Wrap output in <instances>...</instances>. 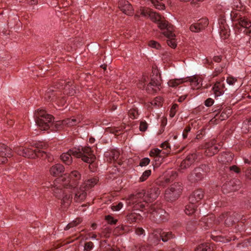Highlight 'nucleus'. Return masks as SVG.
Wrapping results in <instances>:
<instances>
[{"instance_id": "nucleus-1", "label": "nucleus", "mask_w": 251, "mask_h": 251, "mask_svg": "<svg viewBox=\"0 0 251 251\" xmlns=\"http://www.w3.org/2000/svg\"><path fill=\"white\" fill-rule=\"evenodd\" d=\"M81 175L77 171L66 173L57 178L53 183V192L56 197L61 200V204L67 207L73 200L72 193L74 194V201L81 202L86 197V191L97 184L99 180L95 177L82 183Z\"/></svg>"}, {"instance_id": "nucleus-2", "label": "nucleus", "mask_w": 251, "mask_h": 251, "mask_svg": "<svg viewBox=\"0 0 251 251\" xmlns=\"http://www.w3.org/2000/svg\"><path fill=\"white\" fill-rule=\"evenodd\" d=\"M160 194L157 188H153L146 193L144 190L135 195H131L126 199V203L128 206H132L134 210H139L148 206V202L155 200Z\"/></svg>"}, {"instance_id": "nucleus-3", "label": "nucleus", "mask_w": 251, "mask_h": 251, "mask_svg": "<svg viewBox=\"0 0 251 251\" xmlns=\"http://www.w3.org/2000/svg\"><path fill=\"white\" fill-rule=\"evenodd\" d=\"M138 13L143 17L150 18L153 22L156 23L158 27L162 31V33L167 38L175 36L173 26L158 14L153 12L150 8L145 7H141Z\"/></svg>"}, {"instance_id": "nucleus-4", "label": "nucleus", "mask_w": 251, "mask_h": 251, "mask_svg": "<svg viewBox=\"0 0 251 251\" xmlns=\"http://www.w3.org/2000/svg\"><path fill=\"white\" fill-rule=\"evenodd\" d=\"M72 155L77 158H81L82 160L88 163H92L95 160V156L93 154L90 148L88 147L75 148L70 150L67 152L62 153L60 158L62 161L67 165H70L72 162Z\"/></svg>"}, {"instance_id": "nucleus-5", "label": "nucleus", "mask_w": 251, "mask_h": 251, "mask_svg": "<svg viewBox=\"0 0 251 251\" xmlns=\"http://www.w3.org/2000/svg\"><path fill=\"white\" fill-rule=\"evenodd\" d=\"M35 148L37 150H33L30 148H26L24 147H19L16 148L15 152L19 155L27 157L29 158H35L36 157H42L44 158H47L48 161L51 162L53 160V157L50 154L44 151H41L40 149H42V145H36Z\"/></svg>"}, {"instance_id": "nucleus-6", "label": "nucleus", "mask_w": 251, "mask_h": 251, "mask_svg": "<svg viewBox=\"0 0 251 251\" xmlns=\"http://www.w3.org/2000/svg\"><path fill=\"white\" fill-rule=\"evenodd\" d=\"M36 116L37 117L36 124L42 130L49 129L53 120V118L51 115L47 114L42 109L37 111Z\"/></svg>"}, {"instance_id": "nucleus-7", "label": "nucleus", "mask_w": 251, "mask_h": 251, "mask_svg": "<svg viewBox=\"0 0 251 251\" xmlns=\"http://www.w3.org/2000/svg\"><path fill=\"white\" fill-rule=\"evenodd\" d=\"M173 237L172 233L170 231H164L158 229L154 231L152 234L150 235L149 240L154 243H156L159 241V238H161L163 242H167Z\"/></svg>"}, {"instance_id": "nucleus-8", "label": "nucleus", "mask_w": 251, "mask_h": 251, "mask_svg": "<svg viewBox=\"0 0 251 251\" xmlns=\"http://www.w3.org/2000/svg\"><path fill=\"white\" fill-rule=\"evenodd\" d=\"M182 187L178 183H174L166 190L165 197L168 201H174L178 198L182 191Z\"/></svg>"}, {"instance_id": "nucleus-9", "label": "nucleus", "mask_w": 251, "mask_h": 251, "mask_svg": "<svg viewBox=\"0 0 251 251\" xmlns=\"http://www.w3.org/2000/svg\"><path fill=\"white\" fill-rule=\"evenodd\" d=\"M240 26L245 28L244 32L246 35L251 36V22L247 18L243 17H240L237 20L236 26L238 28Z\"/></svg>"}, {"instance_id": "nucleus-10", "label": "nucleus", "mask_w": 251, "mask_h": 251, "mask_svg": "<svg viewBox=\"0 0 251 251\" xmlns=\"http://www.w3.org/2000/svg\"><path fill=\"white\" fill-rule=\"evenodd\" d=\"M205 153L207 156H212L219 151L218 145L215 140L206 142L204 145Z\"/></svg>"}, {"instance_id": "nucleus-11", "label": "nucleus", "mask_w": 251, "mask_h": 251, "mask_svg": "<svg viewBox=\"0 0 251 251\" xmlns=\"http://www.w3.org/2000/svg\"><path fill=\"white\" fill-rule=\"evenodd\" d=\"M161 85V77L160 75H156L155 76H152L151 82L147 84L146 90L149 93H153L159 89Z\"/></svg>"}, {"instance_id": "nucleus-12", "label": "nucleus", "mask_w": 251, "mask_h": 251, "mask_svg": "<svg viewBox=\"0 0 251 251\" xmlns=\"http://www.w3.org/2000/svg\"><path fill=\"white\" fill-rule=\"evenodd\" d=\"M12 156L11 150L4 144H0V164L6 163L7 158Z\"/></svg>"}, {"instance_id": "nucleus-13", "label": "nucleus", "mask_w": 251, "mask_h": 251, "mask_svg": "<svg viewBox=\"0 0 251 251\" xmlns=\"http://www.w3.org/2000/svg\"><path fill=\"white\" fill-rule=\"evenodd\" d=\"M45 99L48 101H55L56 103L59 105H63L65 103V100H60L59 98L58 97V94L54 93L52 89H49L45 94Z\"/></svg>"}, {"instance_id": "nucleus-14", "label": "nucleus", "mask_w": 251, "mask_h": 251, "mask_svg": "<svg viewBox=\"0 0 251 251\" xmlns=\"http://www.w3.org/2000/svg\"><path fill=\"white\" fill-rule=\"evenodd\" d=\"M208 25L207 19H201L197 23L192 24L190 26V30L194 32H199L203 29Z\"/></svg>"}, {"instance_id": "nucleus-15", "label": "nucleus", "mask_w": 251, "mask_h": 251, "mask_svg": "<svg viewBox=\"0 0 251 251\" xmlns=\"http://www.w3.org/2000/svg\"><path fill=\"white\" fill-rule=\"evenodd\" d=\"M119 8L124 13L127 15L130 16L133 14L132 6L127 1L121 0L119 2Z\"/></svg>"}, {"instance_id": "nucleus-16", "label": "nucleus", "mask_w": 251, "mask_h": 251, "mask_svg": "<svg viewBox=\"0 0 251 251\" xmlns=\"http://www.w3.org/2000/svg\"><path fill=\"white\" fill-rule=\"evenodd\" d=\"M225 86L224 79L217 81L213 87L212 90L215 97H219L224 94Z\"/></svg>"}, {"instance_id": "nucleus-17", "label": "nucleus", "mask_w": 251, "mask_h": 251, "mask_svg": "<svg viewBox=\"0 0 251 251\" xmlns=\"http://www.w3.org/2000/svg\"><path fill=\"white\" fill-rule=\"evenodd\" d=\"M203 192L202 190H197L193 192V193L190 196L189 201L191 203L196 204L203 198Z\"/></svg>"}, {"instance_id": "nucleus-18", "label": "nucleus", "mask_w": 251, "mask_h": 251, "mask_svg": "<svg viewBox=\"0 0 251 251\" xmlns=\"http://www.w3.org/2000/svg\"><path fill=\"white\" fill-rule=\"evenodd\" d=\"M64 167L62 164H56L50 167V173L51 176H56L64 172Z\"/></svg>"}, {"instance_id": "nucleus-19", "label": "nucleus", "mask_w": 251, "mask_h": 251, "mask_svg": "<svg viewBox=\"0 0 251 251\" xmlns=\"http://www.w3.org/2000/svg\"><path fill=\"white\" fill-rule=\"evenodd\" d=\"M120 156V152L117 150H113L110 152H107L105 156L107 160L110 162H115L118 160Z\"/></svg>"}, {"instance_id": "nucleus-20", "label": "nucleus", "mask_w": 251, "mask_h": 251, "mask_svg": "<svg viewBox=\"0 0 251 251\" xmlns=\"http://www.w3.org/2000/svg\"><path fill=\"white\" fill-rule=\"evenodd\" d=\"M81 118L80 117L66 119L61 122L62 125L68 126H75L80 122Z\"/></svg>"}, {"instance_id": "nucleus-21", "label": "nucleus", "mask_w": 251, "mask_h": 251, "mask_svg": "<svg viewBox=\"0 0 251 251\" xmlns=\"http://www.w3.org/2000/svg\"><path fill=\"white\" fill-rule=\"evenodd\" d=\"M193 89H199L201 86L202 79L198 76H193L189 79Z\"/></svg>"}, {"instance_id": "nucleus-22", "label": "nucleus", "mask_w": 251, "mask_h": 251, "mask_svg": "<svg viewBox=\"0 0 251 251\" xmlns=\"http://www.w3.org/2000/svg\"><path fill=\"white\" fill-rule=\"evenodd\" d=\"M197 208V204L190 203L185 207V212L188 215L193 214L196 211Z\"/></svg>"}, {"instance_id": "nucleus-23", "label": "nucleus", "mask_w": 251, "mask_h": 251, "mask_svg": "<svg viewBox=\"0 0 251 251\" xmlns=\"http://www.w3.org/2000/svg\"><path fill=\"white\" fill-rule=\"evenodd\" d=\"M184 81L183 78L171 79L168 81V84L170 87H175Z\"/></svg>"}, {"instance_id": "nucleus-24", "label": "nucleus", "mask_w": 251, "mask_h": 251, "mask_svg": "<svg viewBox=\"0 0 251 251\" xmlns=\"http://www.w3.org/2000/svg\"><path fill=\"white\" fill-rule=\"evenodd\" d=\"M195 251H212V249L208 244H202L198 246Z\"/></svg>"}, {"instance_id": "nucleus-25", "label": "nucleus", "mask_w": 251, "mask_h": 251, "mask_svg": "<svg viewBox=\"0 0 251 251\" xmlns=\"http://www.w3.org/2000/svg\"><path fill=\"white\" fill-rule=\"evenodd\" d=\"M242 128L245 133L251 131V119L244 122Z\"/></svg>"}, {"instance_id": "nucleus-26", "label": "nucleus", "mask_w": 251, "mask_h": 251, "mask_svg": "<svg viewBox=\"0 0 251 251\" xmlns=\"http://www.w3.org/2000/svg\"><path fill=\"white\" fill-rule=\"evenodd\" d=\"M231 113V110L230 109H225L221 113L219 119L223 121L227 119Z\"/></svg>"}, {"instance_id": "nucleus-27", "label": "nucleus", "mask_w": 251, "mask_h": 251, "mask_svg": "<svg viewBox=\"0 0 251 251\" xmlns=\"http://www.w3.org/2000/svg\"><path fill=\"white\" fill-rule=\"evenodd\" d=\"M197 155L195 153L190 154L187 156L185 159L183 160V164H185L189 162L191 165L196 160Z\"/></svg>"}, {"instance_id": "nucleus-28", "label": "nucleus", "mask_w": 251, "mask_h": 251, "mask_svg": "<svg viewBox=\"0 0 251 251\" xmlns=\"http://www.w3.org/2000/svg\"><path fill=\"white\" fill-rule=\"evenodd\" d=\"M162 154V151L158 149H152L150 153V155L151 156L163 157L164 156Z\"/></svg>"}, {"instance_id": "nucleus-29", "label": "nucleus", "mask_w": 251, "mask_h": 251, "mask_svg": "<svg viewBox=\"0 0 251 251\" xmlns=\"http://www.w3.org/2000/svg\"><path fill=\"white\" fill-rule=\"evenodd\" d=\"M220 35L222 38L224 39H227L229 36V30L227 28L224 27V29H221L220 32Z\"/></svg>"}, {"instance_id": "nucleus-30", "label": "nucleus", "mask_w": 251, "mask_h": 251, "mask_svg": "<svg viewBox=\"0 0 251 251\" xmlns=\"http://www.w3.org/2000/svg\"><path fill=\"white\" fill-rule=\"evenodd\" d=\"M129 220L131 222H136L142 219V216L140 215H137L134 213H131L128 216Z\"/></svg>"}, {"instance_id": "nucleus-31", "label": "nucleus", "mask_w": 251, "mask_h": 251, "mask_svg": "<svg viewBox=\"0 0 251 251\" xmlns=\"http://www.w3.org/2000/svg\"><path fill=\"white\" fill-rule=\"evenodd\" d=\"M161 147L165 150L164 151H162V154H168L170 152V146L167 141H165V142L163 143Z\"/></svg>"}, {"instance_id": "nucleus-32", "label": "nucleus", "mask_w": 251, "mask_h": 251, "mask_svg": "<svg viewBox=\"0 0 251 251\" xmlns=\"http://www.w3.org/2000/svg\"><path fill=\"white\" fill-rule=\"evenodd\" d=\"M81 222V220L80 218H78L74 220L73 222L70 223L66 226L65 229H69L70 228L73 227L75 226H77Z\"/></svg>"}, {"instance_id": "nucleus-33", "label": "nucleus", "mask_w": 251, "mask_h": 251, "mask_svg": "<svg viewBox=\"0 0 251 251\" xmlns=\"http://www.w3.org/2000/svg\"><path fill=\"white\" fill-rule=\"evenodd\" d=\"M151 174V171L150 170H148L145 171L140 177L139 180L141 182H143L145 181L150 176Z\"/></svg>"}, {"instance_id": "nucleus-34", "label": "nucleus", "mask_w": 251, "mask_h": 251, "mask_svg": "<svg viewBox=\"0 0 251 251\" xmlns=\"http://www.w3.org/2000/svg\"><path fill=\"white\" fill-rule=\"evenodd\" d=\"M177 175L176 172L172 171L169 176H168L165 179L166 183L172 182L174 179L176 177Z\"/></svg>"}, {"instance_id": "nucleus-35", "label": "nucleus", "mask_w": 251, "mask_h": 251, "mask_svg": "<svg viewBox=\"0 0 251 251\" xmlns=\"http://www.w3.org/2000/svg\"><path fill=\"white\" fill-rule=\"evenodd\" d=\"M176 35L173 38H167L168 39L167 40L168 45L172 48H175L176 47Z\"/></svg>"}, {"instance_id": "nucleus-36", "label": "nucleus", "mask_w": 251, "mask_h": 251, "mask_svg": "<svg viewBox=\"0 0 251 251\" xmlns=\"http://www.w3.org/2000/svg\"><path fill=\"white\" fill-rule=\"evenodd\" d=\"M138 113L135 108L131 109L129 110L128 116L131 119H134L137 118Z\"/></svg>"}, {"instance_id": "nucleus-37", "label": "nucleus", "mask_w": 251, "mask_h": 251, "mask_svg": "<svg viewBox=\"0 0 251 251\" xmlns=\"http://www.w3.org/2000/svg\"><path fill=\"white\" fill-rule=\"evenodd\" d=\"M123 129L122 127H108L106 130L110 133L116 134Z\"/></svg>"}, {"instance_id": "nucleus-38", "label": "nucleus", "mask_w": 251, "mask_h": 251, "mask_svg": "<svg viewBox=\"0 0 251 251\" xmlns=\"http://www.w3.org/2000/svg\"><path fill=\"white\" fill-rule=\"evenodd\" d=\"M149 80L148 76H143L140 80V82L139 85L140 88H144L146 83Z\"/></svg>"}, {"instance_id": "nucleus-39", "label": "nucleus", "mask_w": 251, "mask_h": 251, "mask_svg": "<svg viewBox=\"0 0 251 251\" xmlns=\"http://www.w3.org/2000/svg\"><path fill=\"white\" fill-rule=\"evenodd\" d=\"M163 99L161 97H156L155 100L152 101V104L157 106H160L162 104Z\"/></svg>"}, {"instance_id": "nucleus-40", "label": "nucleus", "mask_w": 251, "mask_h": 251, "mask_svg": "<svg viewBox=\"0 0 251 251\" xmlns=\"http://www.w3.org/2000/svg\"><path fill=\"white\" fill-rule=\"evenodd\" d=\"M94 244L92 242H88L85 244L84 251H91L93 248Z\"/></svg>"}, {"instance_id": "nucleus-41", "label": "nucleus", "mask_w": 251, "mask_h": 251, "mask_svg": "<svg viewBox=\"0 0 251 251\" xmlns=\"http://www.w3.org/2000/svg\"><path fill=\"white\" fill-rule=\"evenodd\" d=\"M70 85L69 84H66L65 87H64V89L65 90V92L66 93V94L73 95L75 93V90L73 89V88H72L71 90H69Z\"/></svg>"}, {"instance_id": "nucleus-42", "label": "nucleus", "mask_w": 251, "mask_h": 251, "mask_svg": "<svg viewBox=\"0 0 251 251\" xmlns=\"http://www.w3.org/2000/svg\"><path fill=\"white\" fill-rule=\"evenodd\" d=\"M148 45L150 47L156 49H159L160 48L159 44L155 41H150Z\"/></svg>"}, {"instance_id": "nucleus-43", "label": "nucleus", "mask_w": 251, "mask_h": 251, "mask_svg": "<svg viewBox=\"0 0 251 251\" xmlns=\"http://www.w3.org/2000/svg\"><path fill=\"white\" fill-rule=\"evenodd\" d=\"M237 79L233 76H229L226 78V82L229 85H233L237 81Z\"/></svg>"}, {"instance_id": "nucleus-44", "label": "nucleus", "mask_w": 251, "mask_h": 251, "mask_svg": "<svg viewBox=\"0 0 251 251\" xmlns=\"http://www.w3.org/2000/svg\"><path fill=\"white\" fill-rule=\"evenodd\" d=\"M148 128V124L145 121H142L140 123L139 129L141 131H145Z\"/></svg>"}, {"instance_id": "nucleus-45", "label": "nucleus", "mask_w": 251, "mask_h": 251, "mask_svg": "<svg viewBox=\"0 0 251 251\" xmlns=\"http://www.w3.org/2000/svg\"><path fill=\"white\" fill-rule=\"evenodd\" d=\"M150 162V160L149 158H144L141 160L140 166L141 167L146 166L149 164Z\"/></svg>"}, {"instance_id": "nucleus-46", "label": "nucleus", "mask_w": 251, "mask_h": 251, "mask_svg": "<svg viewBox=\"0 0 251 251\" xmlns=\"http://www.w3.org/2000/svg\"><path fill=\"white\" fill-rule=\"evenodd\" d=\"M191 128L190 126H187L184 129L182 133V136L183 139H186L188 136V133L190 131Z\"/></svg>"}, {"instance_id": "nucleus-47", "label": "nucleus", "mask_w": 251, "mask_h": 251, "mask_svg": "<svg viewBox=\"0 0 251 251\" xmlns=\"http://www.w3.org/2000/svg\"><path fill=\"white\" fill-rule=\"evenodd\" d=\"M178 105L176 104H174L172 106L171 110L170 115L171 117H173L176 113V109Z\"/></svg>"}, {"instance_id": "nucleus-48", "label": "nucleus", "mask_w": 251, "mask_h": 251, "mask_svg": "<svg viewBox=\"0 0 251 251\" xmlns=\"http://www.w3.org/2000/svg\"><path fill=\"white\" fill-rule=\"evenodd\" d=\"M105 219L110 224H115L117 222V220H114V218L110 215L106 216Z\"/></svg>"}, {"instance_id": "nucleus-49", "label": "nucleus", "mask_w": 251, "mask_h": 251, "mask_svg": "<svg viewBox=\"0 0 251 251\" xmlns=\"http://www.w3.org/2000/svg\"><path fill=\"white\" fill-rule=\"evenodd\" d=\"M123 206V203L122 202H119L117 205L112 206V209L113 211H119L122 208Z\"/></svg>"}, {"instance_id": "nucleus-50", "label": "nucleus", "mask_w": 251, "mask_h": 251, "mask_svg": "<svg viewBox=\"0 0 251 251\" xmlns=\"http://www.w3.org/2000/svg\"><path fill=\"white\" fill-rule=\"evenodd\" d=\"M213 103L214 100L211 98H208L205 101V105L206 106H210L213 104Z\"/></svg>"}, {"instance_id": "nucleus-51", "label": "nucleus", "mask_w": 251, "mask_h": 251, "mask_svg": "<svg viewBox=\"0 0 251 251\" xmlns=\"http://www.w3.org/2000/svg\"><path fill=\"white\" fill-rule=\"evenodd\" d=\"M135 233L138 235L143 234L144 233V230L141 227H138L135 230Z\"/></svg>"}, {"instance_id": "nucleus-52", "label": "nucleus", "mask_w": 251, "mask_h": 251, "mask_svg": "<svg viewBox=\"0 0 251 251\" xmlns=\"http://www.w3.org/2000/svg\"><path fill=\"white\" fill-rule=\"evenodd\" d=\"M190 163L188 162L187 163H186L185 164H183V161L181 162L180 165V170H182L183 169H184L186 168L187 167H189L190 166Z\"/></svg>"}, {"instance_id": "nucleus-53", "label": "nucleus", "mask_w": 251, "mask_h": 251, "mask_svg": "<svg viewBox=\"0 0 251 251\" xmlns=\"http://www.w3.org/2000/svg\"><path fill=\"white\" fill-rule=\"evenodd\" d=\"M222 70L223 69L222 68L216 69L215 71L212 74V77H214L216 76L222 72Z\"/></svg>"}, {"instance_id": "nucleus-54", "label": "nucleus", "mask_w": 251, "mask_h": 251, "mask_svg": "<svg viewBox=\"0 0 251 251\" xmlns=\"http://www.w3.org/2000/svg\"><path fill=\"white\" fill-rule=\"evenodd\" d=\"M230 170L231 171H233L235 172V173H239V168L236 166H232L230 167Z\"/></svg>"}, {"instance_id": "nucleus-55", "label": "nucleus", "mask_w": 251, "mask_h": 251, "mask_svg": "<svg viewBox=\"0 0 251 251\" xmlns=\"http://www.w3.org/2000/svg\"><path fill=\"white\" fill-rule=\"evenodd\" d=\"M221 60V56H215L213 57V60L216 62H219Z\"/></svg>"}, {"instance_id": "nucleus-56", "label": "nucleus", "mask_w": 251, "mask_h": 251, "mask_svg": "<svg viewBox=\"0 0 251 251\" xmlns=\"http://www.w3.org/2000/svg\"><path fill=\"white\" fill-rule=\"evenodd\" d=\"M230 219L229 218H227L226 220H225V223L226 225H228V226H229L231 224H232V223H230Z\"/></svg>"}, {"instance_id": "nucleus-57", "label": "nucleus", "mask_w": 251, "mask_h": 251, "mask_svg": "<svg viewBox=\"0 0 251 251\" xmlns=\"http://www.w3.org/2000/svg\"><path fill=\"white\" fill-rule=\"evenodd\" d=\"M31 4H36L38 3V0H29Z\"/></svg>"}, {"instance_id": "nucleus-58", "label": "nucleus", "mask_w": 251, "mask_h": 251, "mask_svg": "<svg viewBox=\"0 0 251 251\" xmlns=\"http://www.w3.org/2000/svg\"><path fill=\"white\" fill-rule=\"evenodd\" d=\"M225 218V215H222L221 217L219 218V219L217 220V222L220 223L221 221H223Z\"/></svg>"}, {"instance_id": "nucleus-59", "label": "nucleus", "mask_w": 251, "mask_h": 251, "mask_svg": "<svg viewBox=\"0 0 251 251\" xmlns=\"http://www.w3.org/2000/svg\"><path fill=\"white\" fill-rule=\"evenodd\" d=\"M251 174V169H249V170H248L246 172V175L248 177H250V175L249 174Z\"/></svg>"}, {"instance_id": "nucleus-60", "label": "nucleus", "mask_w": 251, "mask_h": 251, "mask_svg": "<svg viewBox=\"0 0 251 251\" xmlns=\"http://www.w3.org/2000/svg\"><path fill=\"white\" fill-rule=\"evenodd\" d=\"M185 99V97H180L178 99V101L179 102H182Z\"/></svg>"}, {"instance_id": "nucleus-61", "label": "nucleus", "mask_w": 251, "mask_h": 251, "mask_svg": "<svg viewBox=\"0 0 251 251\" xmlns=\"http://www.w3.org/2000/svg\"><path fill=\"white\" fill-rule=\"evenodd\" d=\"M94 141H95V139H94V138H90V139H89V142H90V143H93L94 142Z\"/></svg>"}, {"instance_id": "nucleus-62", "label": "nucleus", "mask_w": 251, "mask_h": 251, "mask_svg": "<svg viewBox=\"0 0 251 251\" xmlns=\"http://www.w3.org/2000/svg\"><path fill=\"white\" fill-rule=\"evenodd\" d=\"M96 225L95 224H93L91 225V227L93 228V229H94L96 228Z\"/></svg>"}, {"instance_id": "nucleus-63", "label": "nucleus", "mask_w": 251, "mask_h": 251, "mask_svg": "<svg viewBox=\"0 0 251 251\" xmlns=\"http://www.w3.org/2000/svg\"><path fill=\"white\" fill-rule=\"evenodd\" d=\"M149 211H150L151 213L153 212L154 211L153 210V208L151 207V209L149 210Z\"/></svg>"}, {"instance_id": "nucleus-64", "label": "nucleus", "mask_w": 251, "mask_h": 251, "mask_svg": "<svg viewBox=\"0 0 251 251\" xmlns=\"http://www.w3.org/2000/svg\"><path fill=\"white\" fill-rule=\"evenodd\" d=\"M249 143L251 146V137L249 139Z\"/></svg>"}]
</instances>
